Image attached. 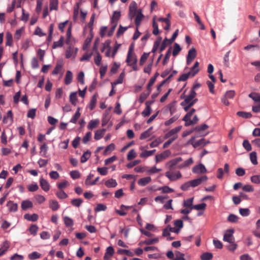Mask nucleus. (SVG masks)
Returning <instances> with one entry per match:
<instances>
[{"mask_svg":"<svg viewBox=\"0 0 260 260\" xmlns=\"http://www.w3.org/2000/svg\"><path fill=\"white\" fill-rule=\"evenodd\" d=\"M91 152L87 150L85 152L81 157L80 161L82 163L85 162L90 157Z\"/></svg>","mask_w":260,"mask_h":260,"instance_id":"393cba45","label":"nucleus"},{"mask_svg":"<svg viewBox=\"0 0 260 260\" xmlns=\"http://www.w3.org/2000/svg\"><path fill=\"white\" fill-rule=\"evenodd\" d=\"M170 152L169 150H166L160 153V154H157L155 156V160L156 162H160L164 159L167 158L170 155Z\"/></svg>","mask_w":260,"mask_h":260,"instance_id":"0eeeda50","label":"nucleus"},{"mask_svg":"<svg viewBox=\"0 0 260 260\" xmlns=\"http://www.w3.org/2000/svg\"><path fill=\"white\" fill-rule=\"evenodd\" d=\"M147 91L146 92H143L140 94L139 99V102L140 103H143L145 101L151 91V90L149 89H147Z\"/></svg>","mask_w":260,"mask_h":260,"instance_id":"6ab92c4d","label":"nucleus"},{"mask_svg":"<svg viewBox=\"0 0 260 260\" xmlns=\"http://www.w3.org/2000/svg\"><path fill=\"white\" fill-rule=\"evenodd\" d=\"M38 227L36 224L31 225L29 228V231L30 234L34 236H35L38 232Z\"/></svg>","mask_w":260,"mask_h":260,"instance_id":"4d7b16f0","label":"nucleus"},{"mask_svg":"<svg viewBox=\"0 0 260 260\" xmlns=\"http://www.w3.org/2000/svg\"><path fill=\"white\" fill-rule=\"evenodd\" d=\"M62 67V64L60 62L57 63L55 67L54 68L53 71H52L53 75H57L58 74L60 71L61 70Z\"/></svg>","mask_w":260,"mask_h":260,"instance_id":"3c124183","label":"nucleus"},{"mask_svg":"<svg viewBox=\"0 0 260 260\" xmlns=\"http://www.w3.org/2000/svg\"><path fill=\"white\" fill-rule=\"evenodd\" d=\"M32 206V203L29 200L23 201L21 205V208L23 210H26L28 208H31Z\"/></svg>","mask_w":260,"mask_h":260,"instance_id":"2eb2a0df","label":"nucleus"},{"mask_svg":"<svg viewBox=\"0 0 260 260\" xmlns=\"http://www.w3.org/2000/svg\"><path fill=\"white\" fill-rule=\"evenodd\" d=\"M64 38L63 37H61L59 40L57 42H54L53 44V48H56L57 47H61L63 45Z\"/></svg>","mask_w":260,"mask_h":260,"instance_id":"de8ad7c7","label":"nucleus"},{"mask_svg":"<svg viewBox=\"0 0 260 260\" xmlns=\"http://www.w3.org/2000/svg\"><path fill=\"white\" fill-rule=\"evenodd\" d=\"M100 123V121L98 119L91 120L89 121L87 128L89 129H93V128L97 127L98 124Z\"/></svg>","mask_w":260,"mask_h":260,"instance_id":"5701e85b","label":"nucleus"},{"mask_svg":"<svg viewBox=\"0 0 260 260\" xmlns=\"http://www.w3.org/2000/svg\"><path fill=\"white\" fill-rule=\"evenodd\" d=\"M12 36L10 32L6 34V45L11 46L12 45Z\"/></svg>","mask_w":260,"mask_h":260,"instance_id":"864d4df0","label":"nucleus"},{"mask_svg":"<svg viewBox=\"0 0 260 260\" xmlns=\"http://www.w3.org/2000/svg\"><path fill=\"white\" fill-rule=\"evenodd\" d=\"M76 92H72L70 95V101L73 105H76L77 102Z\"/></svg>","mask_w":260,"mask_h":260,"instance_id":"e2e57ef3","label":"nucleus"},{"mask_svg":"<svg viewBox=\"0 0 260 260\" xmlns=\"http://www.w3.org/2000/svg\"><path fill=\"white\" fill-rule=\"evenodd\" d=\"M145 105L146 108L142 112V115L145 117L148 116L152 111L151 108L149 105V102H146Z\"/></svg>","mask_w":260,"mask_h":260,"instance_id":"dca6fc26","label":"nucleus"},{"mask_svg":"<svg viewBox=\"0 0 260 260\" xmlns=\"http://www.w3.org/2000/svg\"><path fill=\"white\" fill-rule=\"evenodd\" d=\"M237 115L239 117H241L244 118H249L252 116L251 113L244 111H239L237 113Z\"/></svg>","mask_w":260,"mask_h":260,"instance_id":"58836bf2","label":"nucleus"},{"mask_svg":"<svg viewBox=\"0 0 260 260\" xmlns=\"http://www.w3.org/2000/svg\"><path fill=\"white\" fill-rule=\"evenodd\" d=\"M199 121V119L197 115H194L192 120H189L187 122H185V126H188L190 125L196 124Z\"/></svg>","mask_w":260,"mask_h":260,"instance_id":"09e8293b","label":"nucleus"},{"mask_svg":"<svg viewBox=\"0 0 260 260\" xmlns=\"http://www.w3.org/2000/svg\"><path fill=\"white\" fill-rule=\"evenodd\" d=\"M196 112V110L192 108L190 111H189L183 117V120L187 122L190 119L191 115Z\"/></svg>","mask_w":260,"mask_h":260,"instance_id":"37998d69","label":"nucleus"},{"mask_svg":"<svg viewBox=\"0 0 260 260\" xmlns=\"http://www.w3.org/2000/svg\"><path fill=\"white\" fill-rule=\"evenodd\" d=\"M151 180V179L150 177H144L139 179L138 181V183L139 185L144 186L148 184Z\"/></svg>","mask_w":260,"mask_h":260,"instance_id":"aec40b11","label":"nucleus"},{"mask_svg":"<svg viewBox=\"0 0 260 260\" xmlns=\"http://www.w3.org/2000/svg\"><path fill=\"white\" fill-rule=\"evenodd\" d=\"M106 129H99L95 132L94 138L96 140L101 139L104 135Z\"/></svg>","mask_w":260,"mask_h":260,"instance_id":"412c9836","label":"nucleus"},{"mask_svg":"<svg viewBox=\"0 0 260 260\" xmlns=\"http://www.w3.org/2000/svg\"><path fill=\"white\" fill-rule=\"evenodd\" d=\"M248 96L251 98L253 101L256 102L260 103V94L256 92H251Z\"/></svg>","mask_w":260,"mask_h":260,"instance_id":"ea45409f","label":"nucleus"},{"mask_svg":"<svg viewBox=\"0 0 260 260\" xmlns=\"http://www.w3.org/2000/svg\"><path fill=\"white\" fill-rule=\"evenodd\" d=\"M158 75H159L158 73L156 72L154 76L150 79L149 82L147 86V89L151 90V87L153 85L154 83L155 82V81L156 80V78L158 77Z\"/></svg>","mask_w":260,"mask_h":260,"instance_id":"2f4dec72","label":"nucleus"},{"mask_svg":"<svg viewBox=\"0 0 260 260\" xmlns=\"http://www.w3.org/2000/svg\"><path fill=\"white\" fill-rule=\"evenodd\" d=\"M193 162V159L192 158H189V159L185 160L183 164H181L178 166L179 169H182L183 168H186L190 165H191Z\"/></svg>","mask_w":260,"mask_h":260,"instance_id":"473e14b6","label":"nucleus"},{"mask_svg":"<svg viewBox=\"0 0 260 260\" xmlns=\"http://www.w3.org/2000/svg\"><path fill=\"white\" fill-rule=\"evenodd\" d=\"M40 183L41 188L45 191H48L50 189V185L49 183L43 178H41L40 180Z\"/></svg>","mask_w":260,"mask_h":260,"instance_id":"ddd939ff","label":"nucleus"},{"mask_svg":"<svg viewBox=\"0 0 260 260\" xmlns=\"http://www.w3.org/2000/svg\"><path fill=\"white\" fill-rule=\"evenodd\" d=\"M197 55V51L194 48L190 49L187 56L186 63L188 65L190 64L193 60L196 58Z\"/></svg>","mask_w":260,"mask_h":260,"instance_id":"20e7f679","label":"nucleus"},{"mask_svg":"<svg viewBox=\"0 0 260 260\" xmlns=\"http://www.w3.org/2000/svg\"><path fill=\"white\" fill-rule=\"evenodd\" d=\"M250 159L251 161V162L254 165H256L257 164V156H256V153L254 151L252 152L250 154Z\"/></svg>","mask_w":260,"mask_h":260,"instance_id":"49530a36","label":"nucleus"},{"mask_svg":"<svg viewBox=\"0 0 260 260\" xmlns=\"http://www.w3.org/2000/svg\"><path fill=\"white\" fill-rule=\"evenodd\" d=\"M192 171L193 173L202 174L206 173L207 172V170L204 165L200 164L199 165L194 166L192 168Z\"/></svg>","mask_w":260,"mask_h":260,"instance_id":"423d86ee","label":"nucleus"},{"mask_svg":"<svg viewBox=\"0 0 260 260\" xmlns=\"http://www.w3.org/2000/svg\"><path fill=\"white\" fill-rule=\"evenodd\" d=\"M209 143V141H206L205 139H201L198 141L196 142L194 144H192L193 146L196 148L199 146H205L207 144Z\"/></svg>","mask_w":260,"mask_h":260,"instance_id":"cd10ccee","label":"nucleus"},{"mask_svg":"<svg viewBox=\"0 0 260 260\" xmlns=\"http://www.w3.org/2000/svg\"><path fill=\"white\" fill-rule=\"evenodd\" d=\"M234 232V230L229 229L227 230L223 236V240L228 242L229 243L234 242L235 239L233 237V234Z\"/></svg>","mask_w":260,"mask_h":260,"instance_id":"f03ea898","label":"nucleus"},{"mask_svg":"<svg viewBox=\"0 0 260 260\" xmlns=\"http://www.w3.org/2000/svg\"><path fill=\"white\" fill-rule=\"evenodd\" d=\"M93 176H94V175L91 174H90L87 176V177L85 181V184L86 185H93L95 184L99 180L100 177H98L93 181H90V178H93Z\"/></svg>","mask_w":260,"mask_h":260,"instance_id":"9b49d317","label":"nucleus"},{"mask_svg":"<svg viewBox=\"0 0 260 260\" xmlns=\"http://www.w3.org/2000/svg\"><path fill=\"white\" fill-rule=\"evenodd\" d=\"M58 0H50V10H57L58 9Z\"/></svg>","mask_w":260,"mask_h":260,"instance_id":"e433bc0d","label":"nucleus"},{"mask_svg":"<svg viewBox=\"0 0 260 260\" xmlns=\"http://www.w3.org/2000/svg\"><path fill=\"white\" fill-rule=\"evenodd\" d=\"M63 221L66 226L67 227L72 226L74 224L73 220L68 216L63 217Z\"/></svg>","mask_w":260,"mask_h":260,"instance_id":"c9c22d12","label":"nucleus"},{"mask_svg":"<svg viewBox=\"0 0 260 260\" xmlns=\"http://www.w3.org/2000/svg\"><path fill=\"white\" fill-rule=\"evenodd\" d=\"M41 257V254L37 252H33L28 255V258L30 259H38Z\"/></svg>","mask_w":260,"mask_h":260,"instance_id":"338daca9","label":"nucleus"},{"mask_svg":"<svg viewBox=\"0 0 260 260\" xmlns=\"http://www.w3.org/2000/svg\"><path fill=\"white\" fill-rule=\"evenodd\" d=\"M175 258L172 260H185L184 257V254L178 251H175Z\"/></svg>","mask_w":260,"mask_h":260,"instance_id":"8fccbe9b","label":"nucleus"},{"mask_svg":"<svg viewBox=\"0 0 260 260\" xmlns=\"http://www.w3.org/2000/svg\"><path fill=\"white\" fill-rule=\"evenodd\" d=\"M83 202V201L82 199L79 198L73 199L71 203L73 206L79 207L82 204Z\"/></svg>","mask_w":260,"mask_h":260,"instance_id":"a19ab883","label":"nucleus"},{"mask_svg":"<svg viewBox=\"0 0 260 260\" xmlns=\"http://www.w3.org/2000/svg\"><path fill=\"white\" fill-rule=\"evenodd\" d=\"M73 79V74L71 71H68L66 73L65 78H64V83L66 85H69L71 84Z\"/></svg>","mask_w":260,"mask_h":260,"instance_id":"a211bd4d","label":"nucleus"},{"mask_svg":"<svg viewBox=\"0 0 260 260\" xmlns=\"http://www.w3.org/2000/svg\"><path fill=\"white\" fill-rule=\"evenodd\" d=\"M105 185L108 188L115 187L117 185L116 180L110 179L107 180L105 183Z\"/></svg>","mask_w":260,"mask_h":260,"instance_id":"4be33fe9","label":"nucleus"},{"mask_svg":"<svg viewBox=\"0 0 260 260\" xmlns=\"http://www.w3.org/2000/svg\"><path fill=\"white\" fill-rule=\"evenodd\" d=\"M59 205L55 200H51L49 202V207L53 210L56 211L59 208Z\"/></svg>","mask_w":260,"mask_h":260,"instance_id":"72a5a7b5","label":"nucleus"},{"mask_svg":"<svg viewBox=\"0 0 260 260\" xmlns=\"http://www.w3.org/2000/svg\"><path fill=\"white\" fill-rule=\"evenodd\" d=\"M158 238H155L153 239H146V240L143 241V243L146 245H151L158 242Z\"/></svg>","mask_w":260,"mask_h":260,"instance_id":"c03bdc74","label":"nucleus"},{"mask_svg":"<svg viewBox=\"0 0 260 260\" xmlns=\"http://www.w3.org/2000/svg\"><path fill=\"white\" fill-rule=\"evenodd\" d=\"M137 156V154L136 151L134 149L131 150L127 155V159L128 160H131L132 159L135 158Z\"/></svg>","mask_w":260,"mask_h":260,"instance_id":"6e6d98bb","label":"nucleus"},{"mask_svg":"<svg viewBox=\"0 0 260 260\" xmlns=\"http://www.w3.org/2000/svg\"><path fill=\"white\" fill-rule=\"evenodd\" d=\"M171 47H170L168 50L167 52V53L165 55V56L164 58V60L162 61V64L163 65L165 66L168 62L170 57L171 56Z\"/></svg>","mask_w":260,"mask_h":260,"instance_id":"79ce46f5","label":"nucleus"},{"mask_svg":"<svg viewBox=\"0 0 260 260\" xmlns=\"http://www.w3.org/2000/svg\"><path fill=\"white\" fill-rule=\"evenodd\" d=\"M114 253V248L112 246H109L107 247L106 249V252L104 255V258H106L107 257V255H109L110 256H112Z\"/></svg>","mask_w":260,"mask_h":260,"instance_id":"0e129e2a","label":"nucleus"},{"mask_svg":"<svg viewBox=\"0 0 260 260\" xmlns=\"http://www.w3.org/2000/svg\"><path fill=\"white\" fill-rule=\"evenodd\" d=\"M40 149H41V151H40V154L43 156H45L47 152V150H48V146L47 145V144L44 143H43L40 147Z\"/></svg>","mask_w":260,"mask_h":260,"instance_id":"a18cd8bd","label":"nucleus"},{"mask_svg":"<svg viewBox=\"0 0 260 260\" xmlns=\"http://www.w3.org/2000/svg\"><path fill=\"white\" fill-rule=\"evenodd\" d=\"M56 195L60 199H64L68 197V194L62 190L59 191H57Z\"/></svg>","mask_w":260,"mask_h":260,"instance_id":"5fc2aeb1","label":"nucleus"},{"mask_svg":"<svg viewBox=\"0 0 260 260\" xmlns=\"http://www.w3.org/2000/svg\"><path fill=\"white\" fill-rule=\"evenodd\" d=\"M124 75H125V74H124V72L121 73L120 74L118 78L115 81L112 83V86L113 87V86H114L117 84H121L123 82V80L124 77Z\"/></svg>","mask_w":260,"mask_h":260,"instance_id":"7c9ffc66","label":"nucleus"},{"mask_svg":"<svg viewBox=\"0 0 260 260\" xmlns=\"http://www.w3.org/2000/svg\"><path fill=\"white\" fill-rule=\"evenodd\" d=\"M7 206L10 212H15L17 211L18 205L17 204L14 203L13 201H9L7 203Z\"/></svg>","mask_w":260,"mask_h":260,"instance_id":"f8f14e48","label":"nucleus"},{"mask_svg":"<svg viewBox=\"0 0 260 260\" xmlns=\"http://www.w3.org/2000/svg\"><path fill=\"white\" fill-rule=\"evenodd\" d=\"M98 95L96 94H94L92 96L90 100L89 108L92 110H93L96 105V101H97Z\"/></svg>","mask_w":260,"mask_h":260,"instance_id":"b1692460","label":"nucleus"},{"mask_svg":"<svg viewBox=\"0 0 260 260\" xmlns=\"http://www.w3.org/2000/svg\"><path fill=\"white\" fill-rule=\"evenodd\" d=\"M181 50V48L180 47V45L175 43L174 44V46H173V52H172V54L174 56H177L179 53L180 52V51Z\"/></svg>","mask_w":260,"mask_h":260,"instance_id":"f704fd0d","label":"nucleus"},{"mask_svg":"<svg viewBox=\"0 0 260 260\" xmlns=\"http://www.w3.org/2000/svg\"><path fill=\"white\" fill-rule=\"evenodd\" d=\"M196 95L197 93L193 90H190L189 93L187 95H185L184 93H183L181 95V99H184V101L180 103V105L184 106L189 103V102L192 101L193 99L196 97Z\"/></svg>","mask_w":260,"mask_h":260,"instance_id":"f257e3e1","label":"nucleus"},{"mask_svg":"<svg viewBox=\"0 0 260 260\" xmlns=\"http://www.w3.org/2000/svg\"><path fill=\"white\" fill-rule=\"evenodd\" d=\"M78 49L76 48L75 50L74 48L71 46H69L67 48L66 51V57L67 58H71L74 54H75Z\"/></svg>","mask_w":260,"mask_h":260,"instance_id":"9d476101","label":"nucleus"},{"mask_svg":"<svg viewBox=\"0 0 260 260\" xmlns=\"http://www.w3.org/2000/svg\"><path fill=\"white\" fill-rule=\"evenodd\" d=\"M71 177L73 179H76L79 178L81 176L80 173L78 171H72L70 173Z\"/></svg>","mask_w":260,"mask_h":260,"instance_id":"052dcab7","label":"nucleus"},{"mask_svg":"<svg viewBox=\"0 0 260 260\" xmlns=\"http://www.w3.org/2000/svg\"><path fill=\"white\" fill-rule=\"evenodd\" d=\"M120 12L119 11H114L113 12V15L111 17V24H116V25L118 24V20H119L120 18Z\"/></svg>","mask_w":260,"mask_h":260,"instance_id":"6e6552de","label":"nucleus"},{"mask_svg":"<svg viewBox=\"0 0 260 260\" xmlns=\"http://www.w3.org/2000/svg\"><path fill=\"white\" fill-rule=\"evenodd\" d=\"M158 190H161L162 193H170L174 192V190L168 186L160 187Z\"/></svg>","mask_w":260,"mask_h":260,"instance_id":"bf43d9fd","label":"nucleus"},{"mask_svg":"<svg viewBox=\"0 0 260 260\" xmlns=\"http://www.w3.org/2000/svg\"><path fill=\"white\" fill-rule=\"evenodd\" d=\"M251 181L255 184H260V175L252 176L250 178Z\"/></svg>","mask_w":260,"mask_h":260,"instance_id":"680f3d73","label":"nucleus"},{"mask_svg":"<svg viewBox=\"0 0 260 260\" xmlns=\"http://www.w3.org/2000/svg\"><path fill=\"white\" fill-rule=\"evenodd\" d=\"M193 201V198H189L187 199L186 200L184 201L183 202V206L188 208H192V209H193L192 207H193V205H192Z\"/></svg>","mask_w":260,"mask_h":260,"instance_id":"c756f323","label":"nucleus"},{"mask_svg":"<svg viewBox=\"0 0 260 260\" xmlns=\"http://www.w3.org/2000/svg\"><path fill=\"white\" fill-rule=\"evenodd\" d=\"M175 103L176 102L174 101L172 102V103H170L168 105V107L169 109L170 114L172 115L176 111V108H175Z\"/></svg>","mask_w":260,"mask_h":260,"instance_id":"13d9d810","label":"nucleus"},{"mask_svg":"<svg viewBox=\"0 0 260 260\" xmlns=\"http://www.w3.org/2000/svg\"><path fill=\"white\" fill-rule=\"evenodd\" d=\"M136 9H137V4L135 2H132L129 7V15L132 17H134L136 12Z\"/></svg>","mask_w":260,"mask_h":260,"instance_id":"f3484780","label":"nucleus"},{"mask_svg":"<svg viewBox=\"0 0 260 260\" xmlns=\"http://www.w3.org/2000/svg\"><path fill=\"white\" fill-rule=\"evenodd\" d=\"M171 44L169 43V39H168L167 38H166L164 41H162L159 51L160 52H161L162 51H164L165 48H166L167 46L168 45H170Z\"/></svg>","mask_w":260,"mask_h":260,"instance_id":"603ef678","label":"nucleus"},{"mask_svg":"<svg viewBox=\"0 0 260 260\" xmlns=\"http://www.w3.org/2000/svg\"><path fill=\"white\" fill-rule=\"evenodd\" d=\"M239 213L242 216H247L250 214V210L248 208H240Z\"/></svg>","mask_w":260,"mask_h":260,"instance_id":"69168bd1","label":"nucleus"},{"mask_svg":"<svg viewBox=\"0 0 260 260\" xmlns=\"http://www.w3.org/2000/svg\"><path fill=\"white\" fill-rule=\"evenodd\" d=\"M208 177L207 176H203L197 179L190 181L191 187H194L199 185L203 181H207Z\"/></svg>","mask_w":260,"mask_h":260,"instance_id":"39448f33","label":"nucleus"},{"mask_svg":"<svg viewBox=\"0 0 260 260\" xmlns=\"http://www.w3.org/2000/svg\"><path fill=\"white\" fill-rule=\"evenodd\" d=\"M181 128L182 126H178L174 128H173L166 134L165 138H168L172 136H176L175 135L181 129Z\"/></svg>","mask_w":260,"mask_h":260,"instance_id":"1a4fd4ad","label":"nucleus"},{"mask_svg":"<svg viewBox=\"0 0 260 260\" xmlns=\"http://www.w3.org/2000/svg\"><path fill=\"white\" fill-rule=\"evenodd\" d=\"M24 217L25 219L31 221H36L38 219V215L36 214H33L32 215L26 214L24 215Z\"/></svg>","mask_w":260,"mask_h":260,"instance_id":"a878e982","label":"nucleus"},{"mask_svg":"<svg viewBox=\"0 0 260 260\" xmlns=\"http://www.w3.org/2000/svg\"><path fill=\"white\" fill-rule=\"evenodd\" d=\"M202 260H211L213 258V254L210 252L203 253L200 256Z\"/></svg>","mask_w":260,"mask_h":260,"instance_id":"4c0bfd02","label":"nucleus"},{"mask_svg":"<svg viewBox=\"0 0 260 260\" xmlns=\"http://www.w3.org/2000/svg\"><path fill=\"white\" fill-rule=\"evenodd\" d=\"M144 17V15L142 13L141 11L140 10V11L138 12V14L136 16V19H135V23L137 27H138L140 25L141 22Z\"/></svg>","mask_w":260,"mask_h":260,"instance_id":"bb28decb","label":"nucleus"},{"mask_svg":"<svg viewBox=\"0 0 260 260\" xmlns=\"http://www.w3.org/2000/svg\"><path fill=\"white\" fill-rule=\"evenodd\" d=\"M9 243L7 241L3 243L2 247L0 248V256L3 255L9 249Z\"/></svg>","mask_w":260,"mask_h":260,"instance_id":"c85d7f7f","label":"nucleus"},{"mask_svg":"<svg viewBox=\"0 0 260 260\" xmlns=\"http://www.w3.org/2000/svg\"><path fill=\"white\" fill-rule=\"evenodd\" d=\"M165 175L171 181H175L182 177V175L179 171H178L176 174L168 171L166 173Z\"/></svg>","mask_w":260,"mask_h":260,"instance_id":"7ed1b4c3","label":"nucleus"},{"mask_svg":"<svg viewBox=\"0 0 260 260\" xmlns=\"http://www.w3.org/2000/svg\"><path fill=\"white\" fill-rule=\"evenodd\" d=\"M199 65V63L198 61H196L193 66L191 68L190 72H188L190 75L191 77L194 76L199 71V69L198 68Z\"/></svg>","mask_w":260,"mask_h":260,"instance_id":"4468645a","label":"nucleus"},{"mask_svg":"<svg viewBox=\"0 0 260 260\" xmlns=\"http://www.w3.org/2000/svg\"><path fill=\"white\" fill-rule=\"evenodd\" d=\"M69 185H70V183H69L68 181H67L66 180H64L60 183H59L57 184L58 188L60 190L66 188V187H67Z\"/></svg>","mask_w":260,"mask_h":260,"instance_id":"774afa93","label":"nucleus"}]
</instances>
